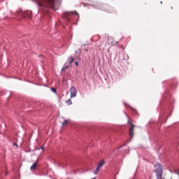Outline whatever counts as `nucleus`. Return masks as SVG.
<instances>
[{
  "instance_id": "12",
  "label": "nucleus",
  "mask_w": 179,
  "mask_h": 179,
  "mask_svg": "<svg viewBox=\"0 0 179 179\" xmlns=\"http://www.w3.org/2000/svg\"><path fill=\"white\" fill-rule=\"evenodd\" d=\"M52 90L55 93V92H57V90H55V88H52Z\"/></svg>"
},
{
  "instance_id": "4",
  "label": "nucleus",
  "mask_w": 179,
  "mask_h": 179,
  "mask_svg": "<svg viewBox=\"0 0 179 179\" xmlns=\"http://www.w3.org/2000/svg\"><path fill=\"white\" fill-rule=\"evenodd\" d=\"M127 123L131 127V128L129 129V135H130L131 138H134V128L135 126L134 125V124H132V122L128 121Z\"/></svg>"
},
{
  "instance_id": "11",
  "label": "nucleus",
  "mask_w": 179,
  "mask_h": 179,
  "mask_svg": "<svg viewBox=\"0 0 179 179\" xmlns=\"http://www.w3.org/2000/svg\"><path fill=\"white\" fill-rule=\"evenodd\" d=\"M13 145L16 146L17 149L19 148V146H17V143H13Z\"/></svg>"
},
{
  "instance_id": "1",
  "label": "nucleus",
  "mask_w": 179,
  "mask_h": 179,
  "mask_svg": "<svg viewBox=\"0 0 179 179\" xmlns=\"http://www.w3.org/2000/svg\"><path fill=\"white\" fill-rule=\"evenodd\" d=\"M155 170L154 173H155L156 178L157 179H164L163 177V166H162V164L160 163L156 164L155 166Z\"/></svg>"
},
{
  "instance_id": "8",
  "label": "nucleus",
  "mask_w": 179,
  "mask_h": 179,
  "mask_svg": "<svg viewBox=\"0 0 179 179\" xmlns=\"http://www.w3.org/2000/svg\"><path fill=\"white\" fill-rule=\"evenodd\" d=\"M66 103L69 104V106H71V104H72V100H71V99H69L66 101Z\"/></svg>"
},
{
  "instance_id": "10",
  "label": "nucleus",
  "mask_w": 179,
  "mask_h": 179,
  "mask_svg": "<svg viewBox=\"0 0 179 179\" xmlns=\"http://www.w3.org/2000/svg\"><path fill=\"white\" fill-rule=\"evenodd\" d=\"M71 13L72 15H76L77 16L79 15V13L76 11H72Z\"/></svg>"
},
{
  "instance_id": "15",
  "label": "nucleus",
  "mask_w": 179,
  "mask_h": 179,
  "mask_svg": "<svg viewBox=\"0 0 179 179\" xmlns=\"http://www.w3.org/2000/svg\"><path fill=\"white\" fill-rule=\"evenodd\" d=\"M160 3H163V2H162V1H161V2H160Z\"/></svg>"
},
{
  "instance_id": "7",
  "label": "nucleus",
  "mask_w": 179,
  "mask_h": 179,
  "mask_svg": "<svg viewBox=\"0 0 179 179\" xmlns=\"http://www.w3.org/2000/svg\"><path fill=\"white\" fill-rule=\"evenodd\" d=\"M36 166H37V163H34L31 167H30V170H36Z\"/></svg>"
},
{
  "instance_id": "2",
  "label": "nucleus",
  "mask_w": 179,
  "mask_h": 179,
  "mask_svg": "<svg viewBox=\"0 0 179 179\" xmlns=\"http://www.w3.org/2000/svg\"><path fill=\"white\" fill-rule=\"evenodd\" d=\"M35 2H38V3H41L43 1L45 2L48 5H50V6H52L54 5V2L55 0H34Z\"/></svg>"
},
{
  "instance_id": "3",
  "label": "nucleus",
  "mask_w": 179,
  "mask_h": 179,
  "mask_svg": "<svg viewBox=\"0 0 179 179\" xmlns=\"http://www.w3.org/2000/svg\"><path fill=\"white\" fill-rule=\"evenodd\" d=\"M105 164L106 162H104V160H101V162H99L96 166V170L94 171V174H99V170H100V169H101V166Z\"/></svg>"
},
{
  "instance_id": "13",
  "label": "nucleus",
  "mask_w": 179,
  "mask_h": 179,
  "mask_svg": "<svg viewBox=\"0 0 179 179\" xmlns=\"http://www.w3.org/2000/svg\"><path fill=\"white\" fill-rule=\"evenodd\" d=\"M75 65H76V66H78V62H75Z\"/></svg>"
},
{
  "instance_id": "14",
  "label": "nucleus",
  "mask_w": 179,
  "mask_h": 179,
  "mask_svg": "<svg viewBox=\"0 0 179 179\" xmlns=\"http://www.w3.org/2000/svg\"><path fill=\"white\" fill-rule=\"evenodd\" d=\"M41 149L42 150H44V147H43V146L41 147Z\"/></svg>"
},
{
  "instance_id": "5",
  "label": "nucleus",
  "mask_w": 179,
  "mask_h": 179,
  "mask_svg": "<svg viewBox=\"0 0 179 179\" xmlns=\"http://www.w3.org/2000/svg\"><path fill=\"white\" fill-rule=\"evenodd\" d=\"M76 87L74 86L71 87L70 88V94H71V98L72 97H76Z\"/></svg>"
},
{
  "instance_id": "9",
  "label": "nucleus",
  "mask_w": 179,
  "mask_h": 179,
  "mask_svg": "<svg viewBox=\"0 0 179 179\" xmlns=\"http://www.w3.org/2000/svg\"><path fill=\"white\" fill-rule=\"evenodd\" d=\"M68 122V120H64L62 123V127H65L66 124Z\"/></svg>"
},
{
  "instance_id": "6",
  "label": "nucleus",
  "mask_w": 179,
  "mask_h": 179,
  "mask_svg": "<svg viewBox=\"0 0 179 179\" xmlns=\"http://www.w3.org/2000/svg\"><path fill=\"white\" fill-rule=\"evenodd\" d=\"M67 62H68V64H69L70 65H71V64H73V57L70 56V57L68 58V59H67Z\"/></svg>"
}]
</instances>
